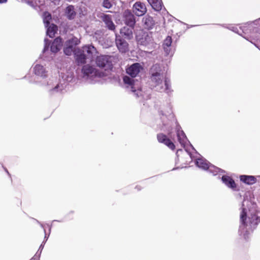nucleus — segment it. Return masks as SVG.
Wrapping results in <instances>:
<instances>
[{"label":"nucleus","mask_w":260,"mask_h":260,"mask_svg":"<svg viewBox=\"0 0 260 260\" xmlns=\"http://www.w3.org/2000/svg\"><path fill=\"white\" fill-rule=\"evenodd\" d=\"M62 40L60 37L56 38L50 46V50L53 53L58 52L62 46Z\"/></svg>","instance_id":"obj_17"},{"label":"nucleus","mask_w":260,"mask_h":260,"mask_svg":"<svg viewBox=\"0 0 260 260\" xmlns=\"http://www.w3.org/2000/svg\"><path fill=\"white\" fill-rule=\"evenodd\" d=\"M152 8L156 11H159L162 9V3L161 0H147Z\"/></svg>","instance_id":"obj_25"},{"label":"nucleus","mask_w":260,"mask_h":260,"mask_svg":"<svg viewBox=\"0 0 260 260\" xmlns=\"http://www.w3.org/2000/svg\"><path fill=\"white\" fill-rule=\"evenodd\" d=\"M133 9L134 13L138 16H142L147 12L145 5L141 2L135 3Z\"/></svg>","instance_id":"obj_15"},{"label":"nucleus","mask_w":260,"mask_h":260,"mask_svg":"<svg viewBox=\"0 0 260 260\" xmlns=\"http://www.w3.org/2000/svg\"><path fill=\"white\" fill-rule=\"evenodd\" d=\"M44 43H45V45H44V49L43 50V53H45L47 51H48L49 48L50 43V41L47 38H45L44 39Z\"/></svg>","instance_id":"obj_30"},{"label":"nucleus","mask_w":260,"mask_h":260,"mask_svg":"<svg viewBox=\"0 0 260 260\" xmlns=\"http://www.w3.org/2000/svg\"><path fill=\"white\" fill-rule=\"evenodd\" d=\"M149 85L151 89L155 91L165 92L170 95L173 90L170 80L164 78L163 72L159 64H153L149 70Z\"/></svg>","instance_id":"obj_3"},{"label":"nucleus","mask_w":260,"mask_h":260,"mask_svg":"<svg viewBox=\"0 0 260 260\" xmlns=\"http://www.w3.org/2000/svg\"><path fill=\"white\" fill-rule=\"evenodd\" d=\"M40 255L36 253V254L30 260H39Z\"/></svg>","instance_id":"obj_35"},{"label":"nucleus","mask_w":260,"mask_h":260,"mask_svg":"<svg viewBox=\"0 0 260 260\" xmlns=\"http://www.w3.org/2000/svg\"><path fill=\"white\" fill-rule=\"evenodd\" d=\"M35 220L36 221V222L37 223H38L39 224H40V226L44 229V225L42 223H41L39 220H37V219H35Z\"/></svg>","instance_id":"obj_38"},{"label":"nucleus","mask_w":260,"mask_h":260,"mask_svg":"<svg viewBox=\"0 0 260 260\" xmlns=\"http://www.w3.org/2000/svg\"><path fill=\"white\" fill-rule=\"evenodd\" d=\"M190 146H191V148H192L193 150L196 151L195 149H194V147L192 146V145L190 144Z\"/></svg>","instance_id":"obj_42"},{"label":"nucleus","mask_w":260,"mask_h":260,"mask_svg":"<svg viewBox=\"0 0 260 260\" xmlns=\"http://www.w3.org/2000/svg\"><path fill=\"white\" fill-rule=\"evenodd\" d=\"M80 43V40L77 37H73L72 38L66 41L65 44L67 46H69L74 49H75V47L79 44Z\"/></svg>","instance_id":"obj_26"},{"label":"nucleus","mask_w":260,"mask_h":260,"mask_svg":"<svg viewBox=\"0 0 260 260\" xmlns=\"http://www.w3.org/2000/svg\"><path fill=\"white\" fill-rule=\"evenodd\" d=\"M115 43L116 47L120 52L125 53L129 50V45L125 39L120 35L116 34Z\"/></svg>","instance_id":"obj_11"},{"label":"nucleus","mask_w":260,"mask_h":260,"mask_svg":"<svg viewBox=\"0 0 260 260\" xmlns=\"http://www.w3.org/2000/svg\"><path fill=\"white\" fill-rule=\"evenodd\" d=\"M123 20L126 26L135 27L136 19L134 14L129 10H125L123 14Z\"/></svg>","instance_id":"obj_13"},{"label":"nucleus","mask_w":260,"mask_h":260,"mask_svg":"<svg viewBox=\"0 0 260 260\" xmlns=\"http://www.w3.org/2000/svg\"><path fill=\"white\" fill-rule=\"evenodd\" d=\"M182 152V149H178L177 152H176V155H177V157L178 158L179 157V153L180 152Z\"/></svg>","instance_id":"obj_37"},{"label":"nucleus","mask_w":260,"mask_h":260,"mask_svg":"<svg viewBox=\"0 0 260 260\" xmlns=\"http://www.w3.org/2000/svg\"><path fill=\"white\" fill-rule=\"evenodd\" d=\"M65 15L69 20H73L75 18L76 13L74 7L73 5L68 6L65 9Z\"/></svg>","instance_id":"obj_23"},{"label":"nucleus","mask_w":260,"mask_h":260,"mask_svg":"<svg viewBox=\"0 0 260 260\" xmlns=\"http://www.w3.org/2000/svg\"><path fill=\"white\" fill-rule=\"evenodd\" d=\"M51 19V15L48 12H45L43 13V22L45 27L48 26L50 24V21Z\"/></svg>","instance_id":"obj_28"},{"label":"nucleus","mask_w":260,"mask_h":260,"mask_svg":"<svg viewBox=\"0 0 260 260\" xmlns=\"http://www.w3.org/2000/svg\"><path fill=\"white\" fill-rule=\"evenodd\" d=\"M47 226L49 228V234H50V232H51V229L52 225H50L49 224H47ZM44 233H45V237H44V240L43 242H46L47 241L48 239L49 235H48V236H47L46 233V230L44 229Z\"/></svg>","instance_id":"obj_32"},{"label":"nucleus","mask_w":260,"mask_h":260,"mask_svg":"<svg viewBox=\"0 0 260 260\" xmlns=\"http://www.w3.org/2000/svg\"><path fill=\"white\" fill-rule=\"evenodd\" d=\"M81 50L84 53H86L89 56H92L97 53L96 49L91 44L84 45Z\"/></svg>","instance_id":"obj_24"},{"label":"nucleus","mask_w":260,"mask_h":260,"mask_svg":"<svg viewBox=\"0 0 260 260\" xmlns=\"http://www.w3.org/2000/svg\"><path fill=\"white\" fill-rule=\"evenodd\" d=\"M45 244V242H43L41 244L38 251L36 253H38V254H39V255H41V253H42V251L43 249V248H44V245Z\"/></svg>","instance_id":"obj_33"},{"label":"nucleus","mask_w":260,"mask_h":260,"mask_svg":"<svg viewBox=\"0 0 260 260\" xmlns=\"http://www.w3.org/2000/svg\"><path fill=\"white\" fill-rule=\"evenodd\" d=\"M260 222V217L255 214H247L246 208H242L240 215L239 234L245 239L248 238V235L256 228Z\"/></svg>","instance_id":"obj_4"},{"label":"nucleus","mask_w":260,"mask_h":260,"mask_svg":"<svg viewBox=\"0 0 260 260\" xmlns=\"http://www.w3.org/2000/svg\"><path fill=\"white\" fill-rule=\"evenodd\" d=\"M82 73L84 77L89 78L93 77H101L103 76L104 73L96 69L94 67L89 64L84 65L82 68Z\"/></svg>","instance_id":"obj_10"},{"label":"nucleus","mask_w":260,"mask_h":260,"mask_svg":"<svg viewBox=\"0 0 260 260\" xmlns=\"http://www.w3.org/2000/svg\"><path fill=\"white\" fill-rule=\"evenodd\" d=\"M74 57L77 65L80 66L86 63L87 56L81 49L78 48L74 51Z\"/></svg>","instance_id":"obj_14"},{"label":"nucleus","mask_w":260,"mask_h":260,"mask_svg":"<svg viewBox=\"0 0 260 260\" xmlns=\"http://www.w3.org/2000/svg\"><path fill=\"white\" fill-rule=\"evenodd\" d=\"M5 171H6V172L8 174H9V172H8V170H7L6 169H5Z\"/></svg>","instance_id":"obj_44"},{"label":"nucleus","mask_w":260,"mask_h":260,"mask_svg":"<svg viewBox=\"0 0 260 260\" xmlns=\"http://www.w3.org/2000/svg\"><path fill=\"white\" fill-rule=\"evenodd\" d=\"M76 49H74L69 46H67L66 44H64V47L63 48L64 53L68 56L71 55L73 53H74V51Z\"/></svg>","instance_id":"obj_29"},{"label":"nucleus","mask_w":260,"mask_h":260,"mask_svg":"<svg viewBox=\"0 0 260 260\" xmlns=\"http://www.w3.org/2000/svg\"><path fill=\"white\" fill-rule=\"evenodd\" d=\"M46 89L49 94L52 95L61 92L66 87L64 83L56 79H50L45 84Z\"/></svg>","instance_id":"obj_7"},{"label":"nucleus","mask_w":260,"mask_h":260,"mask_svg":"<svg viewBox=\"0 0 260 260\" xmlns=\"http://www.w3.org/2000/svg\"><path fill=\"white\" fill-rule=\"evenodd\" d=\"M220 25L241 35L260 50V18L247 22L239 28L234 26H226L225 24Z\"/></svg>","instance_id":"obj_2"},{"label":"nucleus","mask_w":260,"mask_h":260,"mask_svg":"<svg viewBox=\"0 0 260 260\" xmlns=\"http://www.w3.org/2000/svg\"><path fill=\"white\" fill-rule=\"evenodd\" d=\"M178 169V168H174V169H173V170H176V169Z\"/></svg>","instance_id":"obj_45"},{"label":"nucleus","mask_w":260,"mask_h":260,"mask_svg":"<svg viewBox=\"0 0 260 260\" xmlns=\"http://www.w3.org/2000/svg\"><path fill=\"white\" fill-rule=\"evenodd\" d=\"M222 182L228 187L235 190L237 185L235 181L230 176L223 175L221 178Z\"/></svg>","instance_id":"obj_19"},{"label":"nucleus","mask_w":260,"mask_h":260,"mask_svg":"<svg viewBox=\"0 0 260 260\" xmlns=\"http://www.w3.org/2000/svg\"><path fill=\"white\" fill-rule=\"evenodd\" d=\"M135 27L125 26L122 27L120 30V36L127 40H131L133 38V32Z\"/></svg>","instance_id":"obj_16"},{"label":"nucleus","mask_w":260,"mask_h":260,"mask_svg":"<svg viewBox=\"0 0 260 260\" xmlns=\"http://www.w3.org/2000/svg\"><path fill=\"white\" fill-rule=\"evenodd\" d=\"M143 22L145 27L148 29H152L155 25L153 18L149 15H147L143 18Z\"/></svg>","instance_id":"obj_22"},{"label":"nucleus","mask_w":260,"mask_h":260,"mask_svg":"<svg viewBox=\"0 0 260 260\" xmlns=\"http://www.w3.org/2000/svg\"><path fill=\"white\" fill-rule=\"evenodd\" d=\"M160 119L162 122V126L161 129L167 132L168 137L162 133H159L157 135V139L158 141L166 145L171 150L175 149V145L170 140L172 138V133L173 127H175V132L176 133L178 141L181 145L185 148V146L187 143H189L185 134L181 129V126L177 122L176 119L174 118V114L172 113L171 110L168 112V114H164L162 111L160 112ZM186 153L189 156L191 160L193 159L191 152L186 148H185Z\"/></svg>","instance_id":"obj_1"},{"label":"nucleus","mask_w":260,"mask_h":260,"mask_svg":"<svg viewBox=\"0 0 260 260\" xmlns=\"http://www.w3.org/2000/svg\"><path fill=\"white\" fill-rule=\"evenodd\" d=\"M102 5L104 8L106 9H110L112 6V4L109 0H104Z\"/></svg>","instance_id":"obj_31"},{"label":"nucleus","mask_w":260,"mask_h":260,"mask_svg":"<svg viewBox=\"0 0 260 260\" xmlns=\"http://www.w3.org/2000/svg\"><path fill=\"white\" fill-rule=\"evenodd\" d=\"M47 28L46 30V35L49 36L50 38H53L55 36V34L56 33L58 28L56 25L54 24H51L48 25Z\"/></svg>","instance_id":"obj_27"},{"label":"nucleus","mask_w":260,"mask_h":260,"mask_svg":"<svg viewBox=\"0 0 260 260\" xmlns=\"http://www.w3.org/2000/svg\"><path fill=\"white\" fill-rule=\"evenodd\" d=\"M195 164L198 168L204 170L208 171L213 176L218 174L220 175L225 172L224 170L212 165L207 160L201 156L195 159Z\"/></svg>","instance_id":"obj_6"},{"label":"nucleus","mask_w":260,"mask_h":260,"mask_svg":"<svg viewBox=\"0 0 260 260\" xmlns=\"http://www.w3.org/2000/svg\"><path fill=\"white\" fill-rule=\"evenodd\" d=\"M143 70V67L140 63H134L126 70V73L131 77L124 76L123 77L124 83L131 87L132 91L137 97H139L141 93L139 81L138 80H135L134 78L136 77Z\"/></svg>","instance_id":"obj_5"},{"label":"nucleus","mask_w":260,"mask_h":260,"mask_svg":"<svg viewBox=\"0 0 260 260\" xmlns=\"http://www.w3.org/2000/svg\"><path fill=\"white\" fill-rule=\"evenodd\" d=\"M7 2V0H0V4L5 3Z\"/></svg>","instance_id":"obj_40"},{"label":"nucleus","mask_w":260,"mask_h":260,"mask_svg":"<svg viewBox=\"0 0 260 260\" xmlns=\"http://www.w3.org/2000/svg\"><path fill=\"white\" fill-rule=\"evenodd\" d=\"M172 43L171 37L168 36L164 41L163 48L167 55L172 54L171 49L170 48Z\"/></svg>","instance_id":"obj_21"},{"label":"nucleus","mask_w":260,"mask_h":260,"mask_svg":"<svg viewBox=\"0 0 260 260\" xmlns=\"http://www.w3.org/2000/svg\"><path fill=\"white\" fill-rule=\"evenodd\" d=\"M62 220H53L52 221V222H62Z\"/></svg>","instance_id":"obj_41"},{"label":"nucleus","mask_w":260,"mask_h":260,"mask_svg":"<svg viewBox=\"0 0 260 260\" xmlns=\"http://www.w3.org/2000/svg\"><path fill=\"white\" fill-rule=\"evenodd\" d=\"M102 20L108 29L114 31L115 29V25L112 21V17L110 15L104 14Z\"/></svg>","instance_id":"obj_18"},{"label":"nucleus","mask_w":260,"mask_h":260,"mask_svg":"<svg viewBox=\"0 0 260 260\" xmlns=\"http://www.w3.org/2000/svg\"><path fill=\"white\" fill-rule=\"evenodd\" d=\"M29 82L31 83H39V82L38 81L36 80V79L35 78L33 79L32 78H31L30 79H29Z\"/></svg>","instance_id":"obj_36"},{"label":"nucleus","mask_w":260,"mask_h":260,"mask_svg":"<svg viewBox=\"0 0 260 260\" xmlns=\"http://www.w3.org/2000/svg\"><path fill=\"white\" fill-rule=\"evenodd\" d=\"M33 72L37 77L42 79L46 78L48 76V71L45 66L41 64L37 63L34 66Z\"/></svg>","instance_id":"obj_12"},{"label":"nucleus","mask_w":260,"mask_h":260,"mask_svg":"<svg viewBox=\"0 0 260 260\" xmlns=\"http://www.w3.org/2000/svg\"><path fill=\"white\" fill-rule=\"evenodd\" d=\"M138 190H140L142 189V187L140 185H137L135 187Z\"/></svg>","instance_id":"obj_39"},{"label":"nucleus","mask_w":260,"mask_h":260,"mask_svg":"<svg viewBox=\"0 0 260 260\" xmlns=\"http://www.w3.org/2000/svg\"><path fill=\"white\" fill-rule=\"evenodd\" d=\"M196 25H191L190 26H188V28H189V27H193V26H195Z\"/></svg>","instance_id":"obj_43"},{"label":"nucleus","mask_w":260,"mask_h":260,"mask_svg":"<svg viewBox=\"0 0 260 260\" xmlns=\"http://www.w3.org/2000/svg\"><path fill=\"white\" fill-rule=\"evenodd\" d=\"M240 181L248 185H252L256 182V178L254 176L242 175L240 176Z\"/></svg>","instance_id":"obj_20"},{"label":"nucleus","mask_w":260,"mask_h":260,"mask_svg":"<svg viewBox=\"0 0 260 260\" xmlns=\"http://www.w3.org/2000/svg\"><path fill=\"white\" fill-rule=\"evenodd\" d=\"M25 2L30 6L34 7V4L32 0H25Z\"/></svg>","instance_id":"obj_34"},{"label":"nucleus","mask_w":260,"mask_h":260,"mask_svg":"<svg viewBox=\"0 0 260 260\" xmlns=\"http://www.w3.org/2000/svg\"><path fill=\"white\" fill-rule=\"evenodd\" d=\"M136 39L140 45L148 47L153 46V39L151 32L142 31L136 36Z\"/></svg>","instance_id":"obj_8"},{"label":"nucleus","mask_w":260,"mask_h":260,"mask_svg":"<svg viewBox=\"0 0 260 260\" xmlns=\"http://www.w3.org/2000/svg\"><path fill=\"white\" fill-rule=\"evenodd\" d=\"M95 62L98 67L104 69L105 71L111 70L113 68L111 57L108 55L97 56Z\"/></svg>","instance_id":"obj_9"}]
</instances>
